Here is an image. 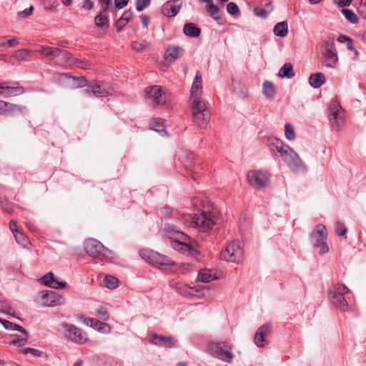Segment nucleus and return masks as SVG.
Instances as JSON below:
<instances>
[{"mask_svg": "<svg viewBox=\"0 0 366 366\" xmlns=\"http://www.w3.org/2000/svg\"><path fill=\"white\" fill-rule=\"evenodd\" d=\"M181 220L187 227H199L204 232L212 229L216 224V221L210 212H202L194 216L188 214H183Z\"/></svg>", "mask_w": 366, "mask_h": 366, "instance_id": "f257e3e1", "label": "nucleus"}, {"mask_svg": "<svg viewBox=\"0 0 366 366\" xmlns=\"http://www.w3.org/2000/svg\"><path fill=\"white\" fill-rule=\"evenodd\" d=\"M168 237L173 241L181 245V250L187 252L188 255L196 257L199 252L194 249L190 244L191 239L189 236L183 232L177 230L174 226L169 225L166 227Z\"/></svg>", "mask_w": 366, "mask_h": 366, "instance_id": "f03ea898", "label": "nucleus"}, {"mask_svg": "<svg viewBox=\"0 0 366 366\" xmlns=\"http://www.w3.org/2000/svg\"><path fill=\"white\" fill-rule=\"evenodd\" d=\"M233 345L228 342H212L207 345V352L214 357L224 362L231 363L233 355L231 350Z\"/></svg>", "mask_w": 366, "mask_h": 366, "instance_id": "7ed1b4c3", "label": "nucleus"}, {"mask_svg": "<svg viewBox=\"0 0 366 366\" xmlns=\"http://www.w3.org/2000/svg\"><path fill=\"white\" fill-rule=\"evenodd\" d=\"M322 63L325 66L332 69L337 67L339 58L333 38L327 37L325 39L322 45Z\"/></svg>", "mask_w": 366, "mask_h": 366, "instance_id": "20e7f679", "label": "nucleus"}, {"mask_svg": "<svg viewBox=\"0 0 366 366\" xmlns=\"http://www.w3.org/2000/svg\"><path fill=\"white\" fill-rule=\"evenodd\" d=\"M84 249L89 256L101 260H108L113 257V252L111 250L94 239H89L85 242Z\"/></svg>", "mask_w": 366, "mask_h": 366, "instance_id": "39448f33", "label": "nucleus"}, {"mask_svg": "<svg viewBox=\"0 0 366 366\" xmlns=\"http://www.w3.org/2000/svg\"><path fill=\"white\" fill-rule=\"evenodd\" d=\"M140 257L149 264L160 268L162 266L174 265V263L167 256L161 254L151 249H144L139 251Z\"/></svg>", "mask_w": 366, "mask_h": 366, "instance_id": "423d86ee", "label": "nucleus"}, {"mask_svg": "<svg viewBox=\"0 0 366 366\" xmlns=\"http://www.w3.org/2000/svg\"><path fill=\"white\" fill-rule=\"evenodd\" d=\"M327 232L325 226L322 224L316 225L315 230L310 234V239L315 247H320V254L322 255L329 252L326 242Z\"/></svg>", "mask_w": 366, "mask_h": 366, "instance_id": "0eeeda50", "label": "nucleus"}, {"mask_svg": "<svg viewBox=\"0 0 366 366\" xmlns=\"http://www.w3.org/2000/svg\"><path fill=\"white\" fill-rule=\"evenodd\" d=\"M349 289L342 284L335 285L329 292V295L333 305L342 311H346L348 304L345 295L349 292Z\"/></svg>", "mask_w": 366, "mask_h": 366, "instance_id": "6e6552de", "label": "nucleus"}, {"mask_svg": "<svg viewBox=\"0 0 366 366\" xmlns=\"http://www.w3.org/2000/svg\"><path fill=\"white\" fill-rule=\"evenodd\" d=\"M282 158L289 168L295 172H306L307 170V166L300 156L289 146L286 147V152L283 154Z\"/></svg>", "mask_w": 366, "mask_h": 366, "instance_id": "1a4fd4ad", "label": "nucleus"}, {"mask_svg": "<svg viewBox=\"0 0 366 366\" xmlns=\"http://www.w3.org/2000/svg\"><path fill=\"white\" fill-rule=\"evenodd\" d=\"M220 256L227 262H239L243 259V249L239 242H231L222 251Z\"/></svg>", "mask_w": 366, "mask_h": 366, "instance_id": "9d476101", "label": "nucleus"}, {"mask_svg": "<svg viewBox=\"0 0 366 366\" xmlns=\"http://www.w3.org/2000/svg\"><path fill=\"white\" fill-rule=\"evenodd\" d=\"M247 179L250 186L259 189L269 184L270 174L267 171H249L247 173Z\"/></svg>", "mask_w": 366, "mask_h": 366, "instance_id": "9b49d317", "label": "nucleus"}, {"mask_svg": "<svg viewBox=\"0 0 366 366\" xmlns=\"http://www.w3.org/2000/svg\"><path fill=\"white\" fill-rule=\"evenodd\" d=\"M145 93L147 99L153 106L165 104L170 100L166 92L159 85L147 87Z\"/></svg>", "mask_w": 366, "mask_h": 366, "instance_id": "f8f14e48", "label": "nucleus"}, {"mask_svg": "<svg viewBox=\"0 0 366 366\" xmlns=\"http://www.w3.org/2000/svg\"><path fill=\"white\" fill-rule=\"evenodd\" d=\"M64 334L71 341L77 344H84L87 340V335L82 330L70 324L63 325Z\"/></svg>", "mask_w": 366, "mask_h": 366, "instance_id": "ddd939ff", "label": "nucleus"}, {"mask_svg": "<svg viewBox=\"0 0 366 366\" xmlns=\"http://www.w3.org/2000/svg\"><path fill=\"white\" fill-rule=\"evenodd\" d=\"M29 110L26 107L19 104H11L7 102L0 100V114H4L10 116L25 115L28 114Z\"/></svg>", "mask_w": 366, "mask_h": 366, "instance_id": "4468645a", "label": "nucleus"}, {"mask_svg": "<svg viewBox=\"0 0 366 366\" xmlns=\"http://www.w3.org/2000/svg\"><path fill=\"white\" fill-rule=\"evenodd\" d=\"M330 121L332 129L335 131L341 130L345 125V120L342 109L336 103L334 104Z\"/></svg>", "mask_w": 366, "mask_h": 366, "instance_id": "2eb2a0df", "label": "nucleus"}, {"mask_svg": "<svg viewBox=\"0 0 366 366\" xmlns=\"http://www.w3.org/2000/svg\"><path fill=\"white\" fill-rule=\"evenodd\" d=\"M92 95L98 97H104L112 95L113 89L111 85L104 81H94L90 83Z\"/></svg>", "mask_w": 366, "mask_h": 366, "instance_id": "dca6fc26", "label": "nucleus"}, {"mask_svg": "<svg viewBox=\"0 0 366 366\" xmlns=\"http://www.w3.org/2000/svg\"><path fill=\"white\" fill-rule=\"evenodd\" d=\"M194 154L189 152H182L179 154V159L184 167L187 174L191 176L194 180H197L194 175L196 165L194 164Z\"/></svg>", "mask_w": 366, "mask_h": 366, "instance_id": "f3484780", "label": "nucleus"}, {"mask_svg": "<svg viewBox=\"0 0 366 366\" xmlns=\"http://www.w3.org/2000/svg\"><path fill=\"white\" fill-rule=\"evenodd\" d=\"M24 91V87L18 82H13L11 86L6 85V83L0 84V95L4 97L18 96L22 94Z\"/></svg>", "mask_w": 366, "mask_h": 366, "instance_id": "a211bd4d", "label": "nucleus"}, {"mask_svg": "<svg viewBox=\"0 0 366 366\" xmlns=\"http://www.w3.org/2000/svg\"><path fill=\"white\" fill-rule=\"evenodd\" d=\"M149 341L154 345L169 348L174 347L177 345V340L174 337L157 334L151 335Z\"/></svg>", "mask_w": 366, "mask_h": 366, "instance_id": "6ab92c4d", "label": "nucleus"}, {"mask_svg": "<svg viewBox=\"0 0 366 366\" xmlns=\"http://www.w3.org/2000/svg\"><path fill=\"white\" fill-rule=\"evenodd\" d=\"M266 144L271 152L274 153L275 155L279 154L281 157L286 152L287 146L278 138L274 137H268L266 141Z\"/></svg>", "mask_w": 366, "mask_h": 366, "instance_id": "aec40b11", "label": "nucleus"}, {"mask_svg": "<svg viewBox=\"0 0 366 366\" xmlns=\"http://www.w3.org/2000/svg\"><path fill=\"white\" fill-rule=\"evenodd\" d=\"M270 331L269 323H266L259 327L254 337V344L258 347H263L268 344L265 337L270 332Z\"/></svg>", "mask_w": 366, "mask_h": 366, "instance_id": "412c9836", "label": "nucleus"}, {"mask_svg": "<svg viewBox=\"0 0 366 366\" xmlns=\"http://www.w3.org/2000/svg\"><path fill=\"white\" fill-rule=\"evenodd\" d=\"M41 285L48 286L54 289H62L66 287V282H60L54 279V274L51 272H47L39 280Z\"/></svg>", "mask_w": 366, "mask_h": 366, "instance_id": "4be33fe9", "label": "nucleus"}, {"mask_svg": "<svg viewBox=\"0 0 366 366\" xmlns=\"http://www.w3.org/2000/svg\"><path fill=\"white\" fill-rule=\"evenodd\" d=\"M181 6V0H172V1H168L164 4L162 8V13L165 16L167 17L175 16L178 14Z\"/></svg>", "mask_w": 366, "mask_h": 366, "instance_id": "5701e85b", "label": "nucleus"}, {"mask_svg": "<svg viewBox=\"0 0 366 366\" xmlns=\"http://www.w3.org/2000/svg\"><path fill=\"white\" fill-rule=\"evenodd\" d=\"M41 304L46 307H54L60 304L57 294L53 291H43L41 295Z\"/></svg>", "mask_w": 366, "mask_h": 366, "instance_id": "b1692460", "label": "nucleus"}, {"mask_svg": "<svg viewBox=\"0 0 366 366\" xmlns=\"http://www.w3.org/2000/svg\"><path fill=\"white\" fill-rule=\"evenodd\" d=\"M37 51L49 61L54 60L56 58L59 57L61 54V50L59 48L50 46H41Z\"/></svg>", "mask_w": 366, "mask_h": 366, "instance_id": "393cba45", "label": "nucleus"}, {"mask_svg": "<svg viewBox=\"0 0 366 366\" xmlns=\"http://www.w3.org/2000/svg\"><path fill=\"white\" fill-rule=\"evenodd\" d=\"M202 88V75L197 71L192 82L190 98L201 97Z\"/></svg>", "mask_w": 366, "mask_h": 366, "instance_id": "a878e982", "label": "nucleus"}, {"mask_svg": "<svg viewBox=\"0 0 366 366\" xmlns=\"http://www.w3.org/2000/svg\"><path fill=\"white\" fill-rule=\"evenodd\" d=\"M193 122L199 128H204L210 119L209 110H204V112L192 115Z\"/></svg>", "mask_w": 366, "mask_h": 366, "instance_id": "bb28decb", "label": "nucleus"}, {"mask_svg": "<svg viewBox=\"0 0 366 366\" xmlns=\"http://www.w3.org/2000/svg\"><path fill=\"white\" fill-rule=\"evenodd\" d=\"M190 106L192 115L204 112V110H209L205 102L202 100L201 97L190 98Z\"/></svg>", "mask_w": 366, "mask_h": 366, "instance_id": "cd10ccee", "label": "nucleus"}, {"mask_svg": "<svg viewBox=\"0 0 366 366\" xmlns=\"http://www.w3.org/2000/svg\"><path fill=\"white\" fill-rule=\"evenodd\" d=\"M183 49L179 46H172L168 48L164 53V58L168 61H174L182 56Z\"/></svg>", "mask_w": 366, "mask_h": 366, "instance_id": "c85d7f7f", "label": "nucleus"}, {"mask_svg": "<svg viewBox=\"0 0 366 366\" xmlns=\"http://www.w3.org/2000/svg\"><path fill=\"white\" fill-rule=\"evenodd\" d=\"M174 290L183 296H193L194 292H197L194 287H189V285L182 282H177L174 285Z\"/></svg>", "mask_w": 366, "mask_h": 366, "instance_id": "c756f323", "label": "nucleus"}, {"mask_svg": "<svg viewBox=\"0 0 366 366\" xmlns=\"http://www.w3.org/2000/svg\"><path fill=\"white\" fill-rule=\"evenodd\" d=\"M325 81V76L321 72L312 74L309 77V83L310 86L315 89L320 87Z\"/></svg>", "mask_w": 366, "mask_h": 366, "instance_id": "7c9ffc66", "label": "nucleus"}, {"mask_svg": "<svg viewBox=\"0 0 366 366\" xmlns=\"http://www.w3.org/2000/svg\"><path fill=\"white\" fill-rule=\"evenodd\" d=\"M132 17V12L130 11H126L123 13L122 16L117 19L114 26L117 31H120L123 27L129 22Z\"/></svg>", "mask_w": 366, "mask_h": 366, "instance_id": "2f4dec72", "label": "nucleus"}, {"mask_svg": "<svg viewBox=\"0 0 366 366\" xmlns=\"http://www.w3.org/2000/svg\"><path fill=\"white\" fill-rule=\"evenodd\" d=\"M207 11L214 20L217 21L219 24L224 22V19L222 17V12L217 6L214 4L209 5V7L207 8Z\"/></svg>", "mask_w": 366, "mask_h": 366, "instance_id": "473e14b6", "label": "nucleus"}, {"mask_svg": "<svg viewBox=\"0 0 366 366\" xmlns=\"http://www.w3.org/2000/svg\"><path fill=\"white\" fill-rule=\"evenodd\" d=\"M275 36L285 37L288 34V24L287 21H281L277 23L273 29Z\"/></svg>", "mask_w": 366, "mask_h": 366, "instance_id": "72a5a7b5", "label": "nucleus"}, {"mask_svg": "<svg viewBox=\"0 0 366 366\" xmlns=\"http://www.w3.org/2000/svg\"><path fill=\"white\" fill-rule=\"evenodd\" d=\"M104 11H100L94 19V24L97 27L107 29L109 27V19L107 15Z\"/></svg>", "mask_w": 366, "mask_h": 366, "instance_id": "f704fd0d", "label": "nucleus"}, {"mask_svg": "<svg viewBox=\"0 0 366 366\" xmlns=\"http://www.w3.org/2000/svg\"><path fill=\"white\" fill-rule=\"evenodd\" d=\"M262 93L267 99H273L275 95V89L271 81H266L262 85Z\"/></svg>", "mask_w": 366, "mask_h": 366, "instance_id": "c9c22d12", "label": "nucleus"}, {"mask_svg": "<svg viewBox=\"0 0 366 366\" xmlns=\"http://www.w3.org/2000/svg\"><path fill=\"white\" fill-rule=\"evenodd\" d=\"M216 279H217V277L215 274H213L210 270L204 269L199 271L197 280L202 282H209Z\"/></svg>", "mask_w": 366, "mask_h": 366, "instance_id": "e433bc0d", "label": "nucleus"}, {"mask_svg": "<svg viewBox=\"0 0 366 366\" xmlns=\"http://www.w3.org/2000/svg\"><path fill=\"white\" fill-rule=\"evenodd\" d=\"M183 32L187 36L197 37L200 34L201 30L193 23H187L184 26Z\"/></svg>", "mask_w": 366, "mask_h": 366, "instance_id": "4c0bfd02", "label": "nucleus"}, {"mask_svg": "<svg viewBox=\"0 0 366 366\" xmlns=\"http://www.w3.org/2000/svg\"><path fill=\"white\" fill-rule=\"evenodd\" d=\"M265 6H269V9H264V7H255L254 9V14L263 19L266 18L268 14L273 11L274 6H272L271 1L266 3Z\"/></svg>", "mask_w": 366, "mask_h": 366, "instance_id": "58836bf2", "label": "nucleus"}, {"mask_svg": "<svg viewBox=\"0 0 366 366\" xmlns=\"http://www.w3.org/2000/svg\"><path fill=\"white\" fill-rule=\"evenodd\" d=\"M279 76L284 78L287 77L288 79H291L295 76V73L293 72L292 65L290 63L285 64L278 72Z\"/></svg>", "mask_w": 366, "mask_h": 366, "instance_id": "ea45409f", "label": "nucleus"}, {"mask_svg": "<svg viewBox=\"0 0 366 366\" xmlns=\"http://www.w3.org/2000/svg\"><path fill=\"white\" fill-rule=\"evenodd\" d=\"M0 323L4 326V327L9 330H16L21 332L22 334H26V330L21 326L12 323L10 321L0 319Z\"/></svg>", "mask_w": 366, "mask_h": 366, "instance_id": "a19ab883", "label": "nucleus"}, {"mask_svg": "<svg viewBox=\"0 0 366 366\" xmlns=\"http://www.w3.org/2000/svg\"><path fill=\"white\" fill-rule=\"evenodd\" d=\"M162 122L163 121L162 119H159V120H157L156 119H151L150 122H149L150 129L158 132L160 134H162V133H165L166 131L164 128Z\"/></svg>", "mask_w": 366, "mask_h": 366, "instance_id": "79ce46f5", "label": "nucleus"}, {"mask_svg": "<svg viewBox=\"0 0 366 366\" xmlns=\"http://www.w3.org/2000/svg\"><path fill=\"white\" fill-rule=\"evenodd\" d=\"M341 13L345 16L346 19L352 24H357L359 22V18L355 13L348 9H342Z\"/></svg>", "mask_w": 366, "mask_h": 366, "instance_id": "37998d69", "label": "nucleus"}, {"mask_svg": "<svg viewBox=\"0 0 366 366\" xmlns=\"http://www.w3.org/2000/svg\"><path fill=\"white\" fill-rule=\"evenodd\" d=\"M149 46L150 43L147 41L146 40H138L133 41L132 44V49L137 52L143 51Z\"/></svg>", "mask_w": 366, "mask_h": 366, "instance_id": "c03bdc74", "label": "nucleus"}, {"mask_svg": "<svg viewBox=\"0 0 366 366\" xmlns=\"http://www.w3.org/2000/svg\"><path fill=\"white\" fill-rule=\"evenodd\" d=\"M29 339V334L26 332V334H24L23 337H20L19 335H16L15 339H14L11 342L10 345L16 346V347H21L26 345Z\"/></svg>", "mask_w": 366, "mask_h": 366, "instance_id": "a18cd8bd", "label": "nucleus"}, {"mask_svg": "<svg viewBox=\"0 0 366 366\" xmlns=\"http://www.w3.org/2000/svg\"><path fill=\"white\" fill-rule=\"evenodd\" d=\"M61 59L58 61L59 64H74V59L72 57L71 54L66 51L61 50V54L60 55Z\"/></svg>", "mask_w": 366, "mask_h": 366, "instance_id": "49530a36", "label": "nucleus"}, {"mask_svg": "<svg viewBox=\"0 0 366 366\" xmlns=\"http://www.w3.org/2000/svg\"><path fill=\"white\" fill-rule=\"evenodd\" d=\"M32 56V51L24 49H19L16 51L14 54L15 58H16L19 60H25L27 58H29Z\"/></svg>", "mask_w": 366, "mask_h": 366, "instance_id": "de8ad7c7", "label": "nucleus"}, {"mask_svg": "<svg viewBox=\"0 0 366 366\" xmlns=\"http://www.w3.org/2000/svg\"><path fill=\"white\" fill-rule=\"evenodd\" d=\"M0 204L2 209L7 213L12 212L14 209L13 203L10 202L6 197L0 196Z\"/></svg>", "mask_w": 366, "mask_h": 366, "instance_id": "09e8293b", "label": "nucleus"}, {"mask_svg": "<svg viewBox=\"0 0 366 366\" xmlns=\"http://www.w3.org/2000/svg\"><path fill=\"white\" fill-rule=\"evenodd\" d=\"M16 241L23 247H26L28 244H29V240L27 238V237L21 232H17L14 234Z\"/></svg>", "mask_w": 366, "mask_h": 366, "instance_id": "8fccbe9b", "label": "nucleus"}, {"mask_svg": "<svg viewBox=\"0 0 366 366\" xmlns=\"http://www.w3.org/2000/svg\"><path fill=\"white\" fill-rule=\"evenodd\" d=\"M118 280L111 275H107L104 278V285L109 289H114L118 285Z\"/></svg>", "mask_w": 366, "mask_h": 366, "instance_id": "3c124183", "label": "nucleus"}, {"mask_svg": "<svg viewBox=\"0 0 366 366\" xmlns=\"http://www.w3.org/2000/svg\"><path fill=\"white\" fill-rule=\"evenodd\" d=\"M285 137L288 140L292 141L295 139L296 135H295V129H294V127L291 124H285Z\"/></svg>", "mask_w": 366, "mask_h": 366, "instance_id": "603ef678", "label": "nucleus"}, {"mask_svg": "<svg viewBox=\"0 0 366 366\" xmlns=\"http://www.w3.org/2000/svg\"><path fill=\"white\" fill-rule=\"evenodd\" d=\"M150 0H137L136 9L137 11H142L150 5Z\"/></svg>", "mask_w": 366, "mask_h": 366, "instance_id": "864d4df0", "label": "nucleus"}, {"mask_svg": "<svg viewBox=\"0 0 366 366\" xmlns=\"http://www.w3.org/2000/svg\"><path fill=\"white\" fill-rule=\"evenodd\" d=\"M100 322H101L100 321H99L96 319H93V318H90V317L84 318V323L86 325L89 326L96 330L99 327Z\"/></svg>", "mask_w": 366, "mask_h": 366, "instance_id": "5fc2aeb1", "label": "nucleus"}, {"mask_svg": "<svg viewBox=\"0 0 366 366\" xmlns=\"http://www.w3.org/2000/svg\"><path fill=\"white\" fill-rule=\"evenodd\" d=\"M227 11L231 15H237L239 13V9L237 5L234 2H229L227 5Z\"/></svg>", "mask_w": 366, "mask_h": 366, "instance_id": "6e6d98bb", "label": "nucleus"}, {"mask_svg": "<svg viewBox=\"0 0 366 366\" xmlns=\"http://www.w3.org/2000/svg\"><path fill=\"white\" fill-rule=\"evenodd\" d=\"M21 352L24 355L31 353V355L36 357H41L43 355L42 351L34 348H23L21 350Z\"/></svg>", "mask_w": 366, "mask_h": 366, "instance_id": "4d7b16f0", "label": "nucleus"}, {"mask_svg": "<svg viewBox=\"0 0 366 366\" xmlns=\"http://www.w3.org/2000/svg\"><path fill=\"white\" fill-rule=\"evenodd\" d=\"M357 11L362 18L366 19V0H360L359 6H357Z\"/></svg>", "mask_w": 366, "mask_h": 366, "instance_id": "13d9d810", "label": "nucleus"}, {"mask_svg": "<svg viewBox=\"0 0 366 366\" xmlns=\"http://www.w3.org/2000/svg\"><path fill=\"white\" fill-rule=\"evenodd\" d=\"M97 315L98 316L103 320L106 321L109 319V315L107 310L104 307H100L97 309Z\"/></svg>", "mask_w": 366, "mask_h": 366, "instance_id": "bf43d9fd", "label": "nucleus"}, {"mask_svg": "<svg viewBox=\"0 0 366 366\" xmlns=\"http://www.w3.org/2000/svg\"><path fill=\"white\" fill-rule=\"evenodd\" d=\"M33 9H34L33 6H30L29 8L26 9L23 11H19L17 14V17L20 18V19H24V18L28 17L31 14Z\"/></svg>", "mask_w": 366, "mask_h": 366, "instance_id": "052dcab7", "label": "nucleus"}, {"mask_svg": "<svg viewBox=\"0 0 366 366\" xmlns=\"http://www.w3.org/2000/svg\"><path fill=\"white\" fill-rule=\"evenodd\" d=\"M73 79L76 81V87L82 88L87 85V80L84 76L74 77Z\"/></svg>", "mask_w": 366, "mask_h": 366, "instance_id": "680f3d73", "label": "nucleus"}, {"mask_svg": "<svg viewBox=\"0 0 366 366\" xmlns=\"http://www.w3.org/2000/svg\"><path fill=\"white\" fill-rule=\"evenodd\" d=\"M102 333L108 334L111 331V327L107 323L100 322L99 327L97 330Z\"/></svg>", "mask_w": 366, "mask_h": 366, "instance_id": "e2e57ef3", "label": "nucleus"}, {"mask_svg": "<svg viewBox=\"0 0 366 366\" xmlns=\"http://www.w3.org/2000/svg\"><path fill=\"white\" fill-rule=\"evenodd\" d=\"M347 229L340 222L336 224V232L340 236H344L346 234Z\"/></svg>", "mask_w": 366, "mask_h": 366, "instance_id": "0e129e2a", "label": "nucleus"}, {"mask_svg": "<svg viewBox=\"0 0 366 366\" xmlns=\"http://www.w3.org/2000/svg\"><path fill=\"white\" fill-rule=\"evenodd\" d=\"M353 0H334L335 4L338 6V7H345L349 6Z\"/></svg>", "mask_w": 366, "mask_h": 366, "instance_id": "69168bd1", "label": "nucleus"}, {"mask_svg": "<svg viewBox=\"0 0 366 366\" xmlns=\"http://www.w3.org/2000/svg\"><path fill=\"white\" fill-rule=\"evenodd\" d=\"M129 0H114V5L118 9H122L126 6Z\"/></svg>", "mask_w": 366, "mask_h": 366, "instance_id": "338daca9", "label": "nucleus"}, {"mask_svg": "<svg viewBox=\"0 0 366 366\" xmlns=\"http://www.w3.org/2000/svg\"><path fill=\"white\" fill-rule=\"evenodd\" d=\"M18 44V40L16 37H12L9 39H6V46L7 48L14 47Z\"/></svg>", "mask_w": 366, "mask_h": 366, "instance_id": "774afa93", "label": "nucleus"}]
</instances>
